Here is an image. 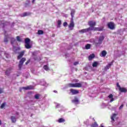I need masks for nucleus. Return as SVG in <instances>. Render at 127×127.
Returning <instances> with one entry per match:
<instances>
[{
  "instance_id": "09e8293b",
  "label": "nucleus",
  "mask_w": 127,
  "mask_h": 127,
  "mask_svg": "<svg viewBox=\"0 0 127 127\" xmlns=\"http://www.w3.org/2000/svg\"><path fill=\"white\" fill-rule=\"evenodd\" d=\"M45 84H46V82L44 81V83L43 84L42 83V85H45Z\"/></svg>"
},
{
  "instance_id": "412c9836",
  "label": "nucleus",
  "mask_w": 127,
  "mask_h": 127,
  "mask_svg": "<svg viewBox=\"0 0 127 127\" xmlns=\"http://www.w3.org/2000/svg\"><path fill=\"white\" fill-rule=\"evenodd\" d=\"M11 121H12V123H15V122H16V119L15 118V117L11 116Z\"/></svg>"
},
{
  "instance_id": "7ed1b4c3",
  "label": "nucleus",
  "mask_w": 127,
  "mask_h": 127,
  "mask_svg": "<svg viewBox=\"0 0 127 127\" xmlns=\"http://www.w3.org/2000/svg\"><path fill=\"white\" fill-rule=\"evenodd\" d=\"M74 21H73V18H71L70 23L68 26V28L70 30H72V29L74 28Z\"/></svg>"
},
{
  "instance_id": "72a5a7b5",
  "label": "nucleus",
  "mask_w": 127,
  "mask_h": 127,
  "mask_svg": "<svg viewBox=\"0 0 127 127\" xmlns=\"http://www.w3.org/2000/svg\"><path fill=\"white\" fill-rule=\"evenodd\" d=\"M5 106V102H4L1 105V107H0L1 109H3V108H4Z\"/></svg>"
},
{
  "instance_id": "0eeeda50",
  "label": "nucleus",
  "mask_w": 127,
  "mask_h": 127,
  "mask_svg": "<svg viewBox=\"0 0 127 127\" xmlns=\"http://www.w3.org/2000/svg\"><path fill=\"white\" fill-rule=\"evenodd\" d=\"M25 61V58H22L19 62V68L20 69L21 67H22V65H23V63H24V62Z\"/></svg>"
},
{
  "instance_id": "2f4dec72",
  "label": "nucleus",
  "mask_w": 127,
  "mask_h": 127,
  "mask_svg": "<svg viewBox=\"0 0 127 127\" xmlns=\"http://www.w3.org/2000/svg\"><path fill=\"white\" fill-rule=\"evenodd\" d=\"M27 15H28V14L26 12H25L24 13H23L21 16H22V17H24V16H27Z\"/></svg>"
},
{
  "instance_id": "c756f323",
  "label": "nucleus",
  "mask_w": 127,
  "mask_h": 127,
  "mask_svg": "<svg viewBox=\"0 0 127 127\" xmlns=\"http://www.w3.org/2000/svg\"><path fill=\"white\" fill-rule=\"evenodd\" d=\"M10 73V69H8L6 71H5V74L6 75H9V73Z\"/></svg>"
},
{
  "instance_id": "1a4fd4ad",
  "label": "nucleus",
  "mask_w": 127,
  "mask_h": 127,
  "mask_svg": "<svg viewBox=\"0 0 127 127\" xmlns=\"http://www.w3.org/2000/svg\"><path fill=\"white\" fill-rule=\"evenodd\" d=\"M88 31H90V28L87 29H83L79 31V32L80 33H85V32H88Z\"/></svg>"
},
{
  "instance_id": "f03ea898",
  "label": "nucleus",
  "mask_w": 127,
  "mask_h": 127,
  "mask_svg": "<svg viewBox=\"0 0 127 127\" xmlns=\"http://www.w3.org/2000/svg\"><path fill=\"white\" fill-rule=\"evenodd\" d=\"M67 87H69V88H81V87H82V83H68L67 84Z\"/></svg>"
},
{
  "instance_id": "4c0bfd02",
  "label": "nucleus",
  "mask_w": 127,
  "mask_h": 127,
  "mask_svg": "<svg viewBox=\"0 0 127 127\" xmlns=\"http://www.w3.org/2000/svg\"><path fill=\"white\" fill-rule=\"evenodd\" d=\"M35 98L36 99H39V95H38V94H36V95H35Z\"/></svg>"
},
{
  "instance_id": "ddd939ff",
  "label": "nucleus",
  "mask_w": 127,
  "mask_h": 127,
  "mask_svg": "<svg viewBox=\"0 0 127 127\" xmlns=\"http://www.w3.org/2000/svg\"><path fill=\"white\" fill-rule=\"evenodd\" d=\"M112 65H113V62L109 63L105 68V70H109V69H110V68H111V66H112Z\"/></svg>"
},
{
  "instance_id": "9b49d317",
  "label": "nucleus",
  "mask_w": 127,
  "mask_h": 127,
  "mask_svg": "<svg viewBox=\"0 0 127 127\" xmlns=\"http://www.w3.org/2000/svg\"><path fill=\"white\" fill-rule=\"evenodd\" d=\"M106 55H107V51H102L100 55L101 57H105Z\"/></svg>"
},
{
  "instance_id": "20e7f679",
  "label": "nucleus",
  "mask_w": 127,
  "mask_h": 127,
  "mask_svg": "<svg viewBox=\"0 0 127 127\" xmlns=\"http://www.w3.org/2000/svg\"><path fill=\"white\" fill-rule=\"evenodd\" d=\"M5 25H9V22H5L4 21H2L1 22L0 24V27H4Z\"/></svg>"
},
{
  "instance_id": "8fccbe9b",
  "label": "nucleus",
  "mask_w": 127,
  "mask_h": 127,
  "mask_svg": "<svg viewBox=\"0 0 127 127\" xmlns=\"http://www.w3.org/2000/svg\"><path fill=\"white\" fill-rule=\"evenodd\" d=\"M54 93H57V91L54 90Z\"/></svg>"
},
{
  "instance_id": "dca6fc26",
  "label": "nucleus",
  "mask_w": 127,
  "mask_h": 127,
  "mask_svg": "<svg viewBox=\"0 0 127 127\" xmlns=\"http://www.w3.org/2000/svg\"><path fill=\"white\" fill-rule=\"evenodd\" d=\"M72 102L73 103V104H78L79 103V100H78V98L77 97H75L74 99L72 100Z\"/></svg>"
},
{
  "instance_id": "a878e982",
  "label": "nucleus",
  "mask_w": 127,
  "mask_h": 127,
  "mask_svg": "<svg viewBox=\"0 0 127 127\" xmlns=\"http://www.w3.org/2000/svg\"><path fill=\"white\" fill-rule=\"evenodd\" d=\"M19 48H16L14 46H13V50L14 52H16L17 50H19Z\"/></svg>"
},
{
  "instance_id": "423d86ee",
  "label": "nucleus",
  "mask_w": 127,
  "mask_h": 127,
  "mask_svg": "<svg viewBox=\"0 0 127 127\" xmlns=\"http://www.w3.org/2000/svg\"><path fill=\"white\" fill-rule=\"evenodd\" d=\"M105 39V37L103 36H100L98 42H97V44H102V42H103V40Z\"/></svg>"
},
{
  "instance_id": "bb28decb",
  "label": "nucleus",
  "mask_w": 127,
  "mask_h": 127,
  "mask_svg": "<svg viewBox=\"0 0 127 127\" xmlns=\"http://www.w3.org/2000/svg\"><path fill=\"white\" fill-rule=\"evenodd\" d=\"M25 46L27 49H29L30 48H31V47H30V45L29 44H25Z\"/></svg>"
},
{
  "instance_id": "7c9ffc66",
  "label": "nucleus",
  "mask_w": 127,
  "mask_h": 127,
  "mask_svg": "<svg viewBox=\"0 0 127 127\" xmlns=\"http://www.w3.org/2000/svg\"><path fill=\"white\" fill-rule=\"evenodd\" d=\"M90 48H91V45L90 44H87L85 46L86 49H90Z\"/></svg>"
},
{
  "instance_id": "a211bd4d",
  "label": "nucleus",
  "mask_w": 127,
  "mask_h": 127,
  "mask_svg": "<svg viewBox=\"0 0 127 127\" xmlns=\"http://www.w3.org/2000/svg\"><path fill=\"white\" fill-rule=\"evenodd\" d=\"M117 117V114H114L111 116V120L113 122H115V119H116V117Z\"/></svg>"
},
{
  "instance_id": "a18cd8bd",
  "label": "nucleus",
  "mask_w": 127,
  "mask_h": 127,
  "mask_svg": "<svg viewBox=\"0 0 127 127\" xmlns=\"http://www.w3.org/2000/svg\"><path fill=\"white\" fill-rule=\"evenodd\" d=\"M29 62H30V61L28 60V61H27V62L25 63V64H26V65H27V64H28V63H29Z\"/></svg>"
},
{
  "instance_id": "c03bdc74",
  "label": "nucleus",
  "mask_w": 127,
  "mask_h": 127,
  "mask_svg": "<svg viewBox=\"0 0 127 127\" xmlns=\"http://www.w3.org/2000/svg\"><path fill=\"white\" fill-rule=\"evenodd\" d=\"M102 106V108H105V107H106V104L103 103Z\"/></svg>"
},
{
  "instance_id": "6ab92c4d",
  "label": "nucleus",
  "mask_w": 127,
  "mask_h": 127,
  "mask_svg": "<svg viewBox=\"0 0 127 127\" xmlns=\"http://www.w3.org/2000/svg\"><path fill=\"white\" fill-rule=\"evenodd\" d=\"M9 38L8 36L6 35V32H5V37L4 39V41L6 43L7 42V41H8L7 38Z\"/></svg>"
},
{
  "instance_id": "9d476101",
  "label": "nucleus",
  "mask_w": 127,
  "mask_h": 127,
  "mask_svg": "<svg viewBox=\"0 0 127 127\" xmlns=\"http://www.w3.org/2000/svg\"><path fill=\"white\" fill-rule=\"evenodd\" d=\"M22 89H23V90H33V89H34V87L33 86L30 85L25 87H22Z\"/></svg>"
},
{
  "instance_id": "49530a36",
  "label": "nucleus",
  "mask_w": 127,
  "mask_h": 127,
  "mask_svg": "<svg viewBox=\"0 0 127 127\" xmlns=\"http://www.w3.org/2000/svg\"><path fill=\"white\" fill-rule=\"evenodd\" d=\"M14 115H15V116L18 115V112H15V113H14Z\"/></svg>"
},
{
  "instance_id": "393cba45",
  "label": "nucleus",
  "mask_w": 127,
  "mask_h": 127,
  "mask_svg": "<svg viewBox=\"0 0 127 127\" xmlns=\"http://www.w3.org/2000/svg\"><path fill=\"white\" fill-rule=\"evenodd\" d=\"M74 13H75V10H74V9H72L71 10V13H70V14H71V18H73V15H74Z\"/></svg>"
},
{
  "instance_id": "de8ad7c7",
  "label": "nucleus",
  "mask_w": 127,
  "mask_h": 127,
  "mask_svg": "<svg viewBox=\"0 0 127 127\" xmlns=\"http://www.w3.org/2000/svg\"><path fill=\"white\" fill-rule=\"evenodd\" d=\"M2 93V89L0 88V94H1Z\"/></svg>"
},
{
  "instance_id": "f8f14e48",
  "label": "nucleus",
  "mask_w": 127,
  "mask_h": 127,
  "mask_svg": "<svg viewBox=\"0 0 127 127\" xmlns=\"http://www.w3.org/2000/svg\"><path fill=\"white\" fill-rule=\"evenodd\" d=\"M119 91H120V92L122 93H127V89L126 88L121 87V88H120Z\"/></svg>"
},
{
  "instance_id": "3c124183",
  "label": "nucleus",
  "mask_w": 127,
  "mask_h": 127,
  "mask_svg": "<svg viewBox=\"0 0 127 127\" xmlns=\"http://www.w3.org/2000/svg\"><path fill=\"white\" fill-rule=\"evenodd\" d=\"M1 125V121L0 120V126Z\"/></svg>"
},
{
  "instance_id": "a19ab883",
  "label": "nucleus",
  "mask_w": 127,
  "mask_h": 127,
  "mask_svg": "<svg viewBox=\"0 0 127 127\" xmlns=\"http://www.w3.org/2000/svg\"><path fill=\"white\" fill-rule=\"evenodd\" d=\"M124 108V104H122L120 107L119 110H122V109Z\"/></svg>"
},
{
  "instance_id": "c85d7f7f",
  "label": "nucleus",
  "mask_w": 127,
  "mask_h": 127,
  "mask_svg": "<svg viewBox=\"0 0 127 127\" xmlns=\"http://www.w3.org/2000/svg\"><path fill=\"white\" fill-rule=\"evenodd\" d=\"M61 26V20H59L58 21V25L57 27H60Z\"/></svg>"
},
{
  "instance_id": "e433bc0d",
  "label": "nucleus",
  "mask_w": 127,
  "mask_h": 127,
  "mask_svg": "<svg viewBox=\"0 0 127 127\" xmlns=\"http://www.w3.org/2000/svg\"><path fill=\"white\" fill-rule=\"evenodd\" d=\"M16 38L17 41H19V42H20V41H21V40H20V37H19V36H17Z\"/></svg>"
},
{
  "instance_id": "39448f33",
  "label": "nucleus",
  "mask_w": 127,
  "mask_h": 127,
  "mask_svg": "<svg viewBox=\"0 0 127 127\" xmlns=\"http://www.w3.org/2000/svg\"><path fill=\"white\" fill-rule=\"evenodd\" d=\"M70 92L71 93L72 95H76L77 94H79V90L74 89H70Z\"/></svg>"
},
{
  "instance_id": "5701e85b",
  "label": "nucleus",
  "mask_w": 127,
  "mask_h": 127,
  "mask_svg": "<svg viewBox=\"0 0 127 127\" xmlns=\"http://www.w3.org/2000/svg\"><path fill=\"white\" fill-rule=\"evenodd\" d=\"M99 64V63L97 62H95L93 63L92 64V66L93 67H97V66H98V65Z\"/></svg>"
},
{
  "instance_id": "79ce46f5",
  "label": "nucleus",
  "mask_w": 127,
  "mask_h": 127,
  "mask_svg": "<svg viewBox=\"0 0 127 127\" xmlns=\"http://www.w3.org/2000/svg\"><path fill=\"white\" fill-rule=\"evenodd\" d=\"M67 22H64L63 24V25H64V26H67Z\"/></svg>"
},
{
  "instance_id": "4be33fe9",
  "label": "nucleus",
  "mask_w": 127,
  "mask_h": 127,
  "mask_svg": "<svg viewBox=\"0 0 127 127\" xmlns=\"http://www.w3.org/2000/svg\"><path fill=\"white\" fill-rule=\"evenodd\" d=\"M16 42V40H15L14 38H12L11 39V44H12V45H13L14 43H15Z\"/></svg>"
},
{
  "instance_id": "603ef678",
  "label": "nucleus",
  "mask_w": 127,
  "mask_h": 127,
  "mask_svg": "<svg viewBox=\"0 0 127 127\" xmlns=\"http://www.w3.org/2000/svg\"><path fill=\"white\" fill-rule=\"evenodd\" d=\"M34 1H35V0H33L32 2H34Z\"/></svg>"
},
{
  "instance_id": "2eb2a0df",
  "label": "nucleus",
  "mask_w": 127,
  "mask_h": 127,
  "mask_svg": "<svg viewBox=\"0 0 127 127\" xmlns=\"http://www.w3.org/2000/svg\"><path fill=\"white\" fill-rule=\"evenodd\" d=\"M23 55H24V51H22L19 53V55L17 57V59H20Z\"/></svg>"
},
{
  "instance_id": "aec40b11",
  "label": "nucleus",
  "mask_w": 127,
  "mask_h": 127,
  "mask_svg": "<svg viewBox=\"0 0 127 127\" xmlns=\"http://www.w3.org/2000/svg\"><path fill=\"white\" fill-rule=\"evenodd\" d=\"M95 58V55L94 54H92L88 57V59L89 60H92V59H93V58Z\"/></svg>"
},
{
  "instance_id": "f704fd0d",
  "label": "nucleus",
  "mask_w": 127,
  "mask_h": 127,
  "mask_svg": "<svg viewBox=\"0 0 127 127\" xmlns=\"http://www.w3.org/2000/svg\"><path fill=\"white\" fill-rule=\"evenodd\" d=\"M38 34H43V31H42V30H39L38 31Z\"/></svg>"
},
{
  "instance_id": "37998d69",
  "label": "nucleus",
  "mask_w": 127,
  "mask_h": 127,
  "mask_svg": "<svg viewBox=\"0 0 127 127\" xmlns=\"http://www.w3.org/2000/svg\"><path fill=\"white\" fill-rule=\"evenodd\" d=\"M117 86L118 88H119V90L120 88H121V86H120V84H119V83H117Z\"/></svg>"
},
{
  "instance_id": "b1692460",
  "label": "nucleus",
  "mask_w": 127,
  "mask_h": 127,
  "mask_svg": "<svg viewBox=\"0 0 127 127\" xmlns=\"http://www.w3.org/2000/svg\"><path fill=\"white\" fill-rule=\"evenodd\" d=\"M44 69L46 70V71H49V67H48V65H44L43 67Z\"/></svg>"
},
{
  "instance_id": "ea45409f",
  "label": "nucleus",
  "mask_w": 127,
  "mask_h": 127,
  "mask_svg": "<svg viewBox=\"0 0 127 127\" xmlns=\"http://www.w3.org/2000/svg\"><path fill=\"white\" fill-rule=\"evenodd\" d=\"M78 64H79V62H75V63L73 64H74L75 66L78 65Z\"/></svg>"
},
{
  "instance_id": "58836bf2",
  "label": "nucleus",
  "mask_w": 127,
  "mask_h": 127,
  "mask_svg": "<svg viewBox=\"0 0 127 127\" xmlns=\"http://www.w3.org/2000/svg\"><path fill=\"white\" fill-rule=\"evenodd\" d=\"M65 111H66V109H65V108L64 107H62V110L60 111V112H62V111H64V112H65Z\"/></svg>"
},
{
  "instance_id": "c9c22d12",
  "label": "nucleus",
  "mask_w": 127,
  "mask_h": 127,
  "mask_svg": "<svg viewBox=\"0 0 127 127\" xmlns=\"http://www.w3.org/2000/svg\"><path fill=\"white\" fill-rule=\"evenodd\" d=\"M60 107H61V105H60V104H58L57 103L56 104V107L58 109L59 108H60Z\"/></svg>"
},
{
  "instance_id": "4468645a",
  "label": "nucleus",
  "mask_w": 127,
  "mask_h": 127,
  "mask_svg": "<svg viewBox=\"0 0 127 127\" xmlns=\"http://www.w3.org/2000/svg\"><path fill=\"white\" fill-rule=\"evenodd\" d=\"M113 94H110L108 96L109 99H110V102L112 103V102H114L115 101V99H114Z\"/></svg>"
},
{
  "instance_id": "f3484780",
  "label": "nucleus",
  "mask_w": 127,
  "mask_h": 127,
  "mask_svg": "<svg viewBox=\"0 0 127 127\" xmlns=\"http://www.w3.org/2000/svg\"><path fill=\"white\" fill-rule=\"evenodd\" d=\"M57 122H58L60 124H61L62 123H65V119L64 118H60Z\"/></svg>"
},
{
  "instance_id": "cd10ccee",
  "label": "nucleus",
  "mask_w": 127,
  "mask_h": 127,
  "mask_svg": "<svg viewBox=\"0 0 127 127\" xmlns=\"http://www.w3.org/2000/svg\"><path fill=\"white\" fill-rule=\"evenodd\" d=\"M30 42V39L27 38L25 40V44H29Z\"/></svg>"
},
{
  "instance_id": "6e6552de",
  "label": "nucleus",
  "mask_w": 127,
  "mask_h": 127,
  "mask_svg": "<svg viewBox=\"0 0 127 127\" xmlns=\"http://www.w3.org/2000/svg\"><path fill=\"white\" fill-rule=\"evenodd\" d=\"M108 26L109 28L110 29H115V24H114V23L111 22L108 24Z\"/></svg>"
},
{
  "instance_id": "473e14b6",
  "label": "nucleus",
  "mask_w": 127,
  "mask_h": 127,
  "mask_svg": "<svg viewBox=\"0 0 127 127\" xmlns=\"http://www.w3.org/2000/svg\"><path fill=\"white\" fill-rule=\"evenodd\" d=\"M91 127H98V124L97 123H94V124L91 125Z\"/></svg>"
},
{
  "instance_id": "f257e3e1",
  "label": "nucleus",
  "mask_w": 127,
  "mask_h": 127,
  "mask_svg": "<svg viewBox=\"0 0 127 127\" xmlns=\"http://www.w3.org/2000/svg\"><path fill=\"white\" fill-rule=\"evenodd\" d=\"M88 24L89 26H90L89 28H90L89 31L93 30L94 31H102V30H103V28H97L94 27L96 25L95 21H90L88 22Z\"/></svg>"
}]
</instances>
